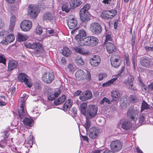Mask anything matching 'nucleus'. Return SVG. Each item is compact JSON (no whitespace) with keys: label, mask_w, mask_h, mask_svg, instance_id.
<instances>
[{"label":"nucleus","mask_w":153,"mask_h":153,"mask_svg":"<svg viewBox=\"0 0 153 153\" xmlns=\"http://www.w3.org/2000/svg\"><path fill=\"white\" fill-rule=\"evenodd\" d=\"M44 3H42L38 5H30L28 7V13L31 17L35 18L36 17L39 12L40 8L43 9Z\"/></svg>","instance_id":"obj_1"},{"label":"nucleus","mask_w":153,"mask_h":153,"mask_svg":"<svg viewBox=\"0 0 153 153\" xmlns=\"http://www.w3.org/2000/svg\"><path fill=\"white\" fill-rule=\"evenodd\" d=\"M90 5L86 4L79 11L80 19L82 22H85L90 20L88 10L90 8Z\"/></svg>","instance_id":"obj_2"},{"label":"nucleus","mask_w":153,"mask_h":153,"mask_svg":"<svg viewBox=\"0 0 153 153\" xmlns=\"http://www.w3.org/2000/svg\"><path fill=\"white\" fill-rule=\"evenodd\" d=\"M44 91L45 93L47 94L48 99L50 101L54 100L60 93V91L57 89L53 94L51 91V88L49 87H45Z\"/></svg>","instance_id":"obj_3"},{"label":"nucleus","mask_w":153,"mask_h":153,"mask_svg":"<svg viewBox=\"0 0 153 153\" xmlns=\"http://www.w3.org/2000/svg\"><path fill=\"white\" fill-rule=\"evenodd\" d=\"M97 107L95 105H88L86 112V117L87 118L91 119L94 117L97 114Z\"/></svg>","instance_id":"obj_4"},{"label":"nucleus","mask_w":153,"mask_h":153,"mask_svg":"<svg viewBox=\"0 0 153 153\" xmlns=\"http://www.w3.org/2000/svg\"><path fill=\"white\" fill-rule=\"evenodd\" d=\"M18 79L21 82H24L25 85L29 88H30L32 85L30 78L25 73L19 74L18 75Z\"/></svg>","instance_id":"obj_5"},{"label":"nucleus","mask_w":153,"mask_h":153,"mask_svg":"<svg viewBox=\"0 0 153 153\" xmlns=\"http://www.w3.org/2000/svg\"><path fill=\"white\" fill-rule=\"evenodd\" d=\"M30 48L36 49L34 50V53L37 56H39L44 52L42 45L39 42L30 43Z\"/></svg>","instance_id":"obj_6"},{"label":"nucleus","mask_w":153,"mask_h":153,"mask_svg":"<svg viewBox=\"0 0 153 153\" xmlns=\"http://www.w3.org/2000/svg\"><path fill=\"white\" fill-rule=\"evenodd\" d=\"M87 75L82 70H79L77 71L75 73L76 78L78 80H83L86 78L87 80H89L91 79V74L90 72L88 71H86Z\"/></svg>","instance_id":"obj_7"},{"label":"nucleus","mask_w":153,"mask_h":153,"mask_svg":"<svg viewBox=\"0 0 153 153\" xmlns=\"http://www.w3.org/2000/svg\"><path fill=\"white\" fill-rule=\"evenodd\" d=\"M138 111L137 109L136 110L133 109H129L128 111L127 116L129 119L133 123H135L137 120L138 117Z\"/></svg>","instance_id":"obj_8"},{"label":"nucleus","mask_w":153,"mask_h":153,"mask_svg":"<svg viewBox=\"0 0 153 153\" xmlns=\"http://www.w3.org/2000/svg\"><path fill=\"white\" fill-rule=\"evenodd\" d=\"M110 147L112 151L117 152L121 150L122 145L121 142L119 140L112 141L110 143Z\"/></svg>","instance_id":"obj_9"},{"label":"nucleus","mask_w":153,"mask_h":153,"mask_svg":"<svg viewBox=\"0 0 153 153\" xmlns=\"http://www.w3.org/2000/svg\"><path fill=\"white\" fill-rule=\"evenodd\" d=\"M140 63L143 67L148 68H153V59L145 56L142 57Z\"/></svg>","instance_id":"obj_10"},{"label":"nucleus","mask_w":153,"mask_h":153,"mask_svg":"<svg viewBox=\"0 0 153 153\" xmlns=\"http://www.w3.org/2000/svg\"><path fill=\"white\" fill-rule=\"evenodd\" d=\"M54 75L53 72L45 73L42 78V80L47 84L51 83L54 80Z\"/></svg>","instance_id":"obj_11"},{"label":"nucleus","mask_w":153,"mask_h":153,"mask_svg":"<svg viewBox=\"0 0 153 153\" xmlns=\"http://www.w3.org/2000/svg\"><path fill=\"white\" fill-rule=\"evenodd\" d=\"M90 29L92 32L94 34L100 33L102 30L101 26L96 22L93 23L91 24Z\"/></svg>","instance_id":"obj_12"},{"label":"nucleus","mask_w":153,"mask_h":153,"mask_svg":"<svg viewBox=\"0 0 153 153\" xmlns=\"http://www.w3.org/2000/svg\"><path fill=\"white\" fill-rule=\"evenodd\" d=\"M32 22L28 20H25L23 21L21 24L20 27L22 30L26 31L30 30L32 27Z\"/></svg>","instance_id":"obj_13"},{"label":"nucleus","mask_w":153,"mask_h":153,"mask_svg":"<svg viewBox=\"0 0 153 153\" xmlns=\"http://www.w3.org/2000/svg\"><path fill=\"white\" fill-rule=\"evenodd\" d=\"M91 92L87 91L82 93L79 96V99L82 101H85L91 99L92 97Z\"/></svg>","instance_id":"obj_14"},{"label":"nucleus","mask_w":153,"mask_h":153,"mask_svg":"<svg viewBox=\"0 0 153 153\" xmlns=\"http://www.w3.org/2000/svg\"><path fill=\"white\" fill-rule=\"evenodd\" d=\"M100 131L99 129L95 127L91 128L88 133L89 137L92 139L95 138L99 133Z\"/></svg>","instance_id":"obj_15"},{"label":"nucleus","mask_w":153,"mask_h":153,"mask_svg":"<svg viewBox=\"0 0 153 153\" xmlns=\"http://www.w3.org/2000/svg\"><path fill=\"white\" fill-rule=\"evenodd\" d=\"M100 58L98 55H94L93 57L90 59V63L91 65L96 66L100 62Z\"/></svg>","instance_id":"obj_16"},{"label":"nucleus","mask_w":153,"mask_h":153,"mask_svg":"<svg viewBox=\"0 0 153 153\" xmlns=\"http://www.w3.org/2000/svg\"><path fill=\"white\" fill-rule=\"evenodd\" d=\"M15 39L14 35L12 33H9L5 39H3L1 42L3 45H7L8 43L13 42Z\"/></svg>","instance_id":"obj_17"},{"label":"nucleus","mask_w":153,"mask_h":153,"mask_svg":"<svg viewBox=\"0 0 153 153\" xmlns=\"http://www.w3.org/2000/svg\"><path fill=\"white\" fill-rule=\"evenodd\" d=\"M67 24L69 29H73L77 25V21L74 18L71 19H68L67 20Z\"/></svg>","instance_id":"obj_18"},{"label":"nucleus","mask_w":153,"mask_h":153,"mask_svg":"<svg viewBox=\"0 0 153 153\" xmlns=\"http://www.w3.org/2000/svg\"><path fill=\"white\" fill-rule=\"evenodd\" d=\"M106 47L107 51L109 53H112L116 51V47L115 45L111 42L106 43Z\"/></svg>","instance_id":"obj_19"},{"label":"nucleus","mask_w":153,"mask_h":153,"mask_svg":"<svg viewBox=\"0 0 153 153\" xmlns=\"http://www.w3.org/2000/svg\"><path fill=\"white\" fill-rule=\"evenodd\" d=\"M111 94L113 98L112 100L116 101H117L121 96L120 91L118 89L113 90L111 92Z\"/></svg>","instance_id":"obj_20"},{"label":"nucleus","mask_w":153,"mask_h":153,"mask_svg":"<svg viewBox=\"0 0 153 153\" xmlns=\"http://www.w3.org/2000/svg\"><path fill=\"white\" fill-rule=\"evenodd\" d=\"M42 18L44 20H46L48 22H51L54 19L55 17L52 13L48 12L44 14Z\"/></svg>","instance_id":"obj_21"},{"label":"nucleus","mask_w":153,"mask_h":153,"mask_svg":"<svg viewBox=\"0 0 153 153\" xmlns=\"http://www.w3.org/2000/svg\"><path fill=\"white\" fill-rule=\"evenodd\" d=\"M86 36V33L83 30L81 29L79 30V33L75 36L76 40L78 43L83 39Z\"/></svg>","instance_id":"obj_22"},{"label":"nucleus","mask_w":153,"mask_h":153,"mask_svg":"<svg viewBox=\"0 0 153 153\" xmlns=\"http://www.w3.org/2000/svg\"><path fill=\"white\" fill-rule=\"evenodd\" d=\"M83 2L80 0H71L70 2V6L71 9L79 6L82 4Z\"/></svg>","instance_id":"obj_23"},{"label":"nucleus","mask_w":153,"mask_h":153,"mask_svg":"<svg viewBox=\"0 0 153 153\" xmlns=\"http://www.w3.org/2000/svg\"><path fill=\"white\" fill-rule=\"evenodd\" d=\"M132 126V123L129 120H125L122 123L121 127L123 129L127 130L131 128Z\"/></svg>","instance_id":"obj_24"},{"label":"nucleus","mask_w":153,"mask_h":153,"mask_svg":"<svg viewBox=\"0 0 153 153\" xmlns=\"http://www.w3.org/2000/svg\"><path fill=\"white\" fill-rule=\"evenodd\" d=\"M17 62L14 60H11L9 61L8 64V70L11 71L16 68L17 65Z\"/></svg>","instance_id":"obj_25"},{"label":"nucleus","mask_w":153,"mask_h":153,"mask_svg":"<svg viewBox=\"0 0 153 153\" xmlns=\"http://www.w3.org/2000/svg\"><path fill=\"white\" fill-rule=\"evenodd\" d=\"M90 39L89 36L84 38L82 39L78 43L79 45L81 46H90Z\"/></svg>","instance_id":"obj_26"},{"label":"nucleus","mask_w":153,"mask_h":153,"mask_svg":"<svg viewBox=\"0 0 153 153\" xmlns=\"http://www.w3.org/2000/svg\"><path fill=\"white\" fill-rule=\"evenodd\" d=\"M118 75H116L112 79L110 80L108 82L104 83L102 84V86L103 87H108L111 86L114 82L117 79Z\"/></svg>","instance_id":"obj_27"},{"label":"nucleus","mask_w":153,"mask_h":153,"mask_svg":"<svg viewBox=\"0 0 153 153\" xmlns=\"http://www.w3.org/2000/svg\"><path fill=\"white\" fill-rule=\"evenodd\" d=\"M21 109L18 110L19 115V117L21 118H23L26 116V113L24 109V104H22L20 106Z\"/></svg>","instance_id":"obj_28"},{"label":"nucleus","mask_w":153,"mask_h":153,"mask_svg":"<svg viewBox=\"0 0 153 153\" xmlns=\"http://www.w3.org/2000/svg\"><path fill=\"white\" fill-rule=\"evenodd\" d=\"M74 50L76 52L83 55L88 54L89 51L87 50L82 49L79 47H76L74 48Z\"/></svg>","instance_id":"obj_29"},{"label":"nucleus","mask_w":153,"mask_h":153,"mask_svg":"<svg viewBox=\"0 0 153 153\" xmlns=\"http://www.w3.org/2000/svg\"><path fill=\"white\" fill-rule=\"evenodd\" d=\"M72 105V102L71 99L66 100L63 105V108L65 110H68L70 109Z\"/></svg>","instance_id":"obj_30"},{"label":"nucleus","mask_w":153,"mask_h":153,"mask_svg":"<svg viewBox=\"0 0 153 153\" xmlns=\"http://www.w3.org/2000/svg\"><path fill=\"white\" fill-rule=\"evenodd\" d=\"M90 46H94L96 45L98 42V40L97 38L94 36L89 37Z\"/></svg>","instance_id":"obj_31"},{"label":"nucleus","mask_w":153,"mask_h":153,"mask_svg":"<svg viewBox=\"0 0 153 153\" xmlns=\"http://www.w3.org/2000/svg\"><path fill=\"white\" fill-rule=\"evenodd\" d=\"M66 99V96L65 95H63L59 97L57 100L54 101V103L55 105H58L62 103Z\"/></svg>","instance_id":"obj_32"},{"label":"nucleus","mask_w":153,"mask_h":153,"mask_svg":"<svg viewBox=\"0 0 153 153\" xmlns=\"http://www.w3.org/2000/svg\"><path fill=\"white\" fill-rule=\"evenodd\" d=\"M33 120L32 119L27 117H25L23 121L24 124L27 126L30 127L33 126Z\"/></svg>","instance_id":"obj_33"},{"label":"nucleus","mask_w":153,"mask_h":153,"mask_svg":"<svg viewBox=\"0 0 153 153\" xmlns=\"http://www.w3.org/2000/svg\"><path fill=\"white\" fill-rule=\"evenodd\" d=\"M109 11L108 10L104 11L101 13L100 16L103 19L108 20H110L111 19V17H112L111 15H109L110 14L109 13Z\"/></svg>","instance_id":"obj_34"},{"label":"nucleus","mask_w":153,"mask_h":153,"mask_svg":"<svg viewBox=\"0 0 153 153\" xmlns=\"http://www.w3.org/2000/svg\"><path fill=\"white\" fill-rule=\"evenodd\" d=\"M146 116L145 114H141L140 115L138 123H135V124L138 126H140L143 124L144 121L145 120Z\"/></svg>","instance_id":"obj_35"},{"label":"nucleus","mask_w":153,"mask_h":153,"mask_svg":"<svg viewBox=\"0 0 153 153\" xmlns=\"http://www.w3.org/2000/svg\"><path fill=\"white\" fill-rule=\"evenodd\" d=\"M28 39V36L25 34L18 33L17 34L18 40L19 42L25 41Z\"/></svg>","instance_id":"obj_36"},{"label":"nucleus","mask_w":153,"mask_h":153,"mask_svg":"<svg viewBox=\"0 0 153 153\" xmlns=\"http://www.w3.org/2000/svg\"><path fill=\"white\" fill-rule=\"evenodd\" d=\"M87 104L85 102H83L80 105L81 111L82 114L85 116L86 111V108L87 107Z\"/></svg>","instance_id":"obj_37"},{"label":"nucleus","mask_w":153,"mask_h":153,"mask_svg":"<svg viewBox=\"0 0 153 153\" xmlns=\"http://www.w3.org/2000/svg\"><path fill=\"white\" fill-rule=\"evenodd\" d=\"M134 78L133 76L130 75L128 77V80L124 82L125 84L127 86H128L129 85L132 84L133 82L134 81Z\"/></svg>","instance_id":"obj_38"},{"label":"nucleus","mask_w":153,"mask_h":153,"mask_svg":"<svg viewBox=\"0 0 153 153\" xmlns=\"http://www.w3.org/2000/svg\"><path fill=\"white\" fill-rule=\"evenodd\" d=\"M105 40V43H107V42L112 41V40L113 35L111 32H108L106 33Z\"/></svg>","instance_id":"obj_39"},{"label":"nucleus","mask_w":153,"mask_h":153,"mask_svg":"<svg viewBox=\"0 0 153 153\" xmlns=\"http://www.w3.org/2000/svg\"><path fill=\"white\" fill-rule=\"evenodd\" d=\"M75 62L78 65H83L85 63V62L83 59L80 56H77L76 57Z\"/></svg>","instance_id":"obj_40"},{"label":"nucleus","mask_w":153,"mask_h":153,"mask_svg":"<svg viewBox=\"0 0 153 153\" xmlns=\"http://www.w3.org/2000/svg\"><path fill=\"white\" fill-rule=\"evenodd\" d=\"M62 53L64 56L67 57L70 55L71 51L68 47H65L63 48Z\"/></svg>","instance_id":"obj_41"},{"label":"nucleus","mask_w":153,"mask_h":153,"mask_svg":"<svg viewBox=\"0 0 153 153\" xmlns=\"http://www.w3.org/2000/svg\"><path fill=\"white\" fill-rule=\"evenodd\" d=\"M89 119V118H87L86 117V122L83 124V126L85 128L86 131H88L91 126V123Z\"/></svg>","instance_id":"obj_42"},{"label":"nucleus","mask_w":153,"mask_h":153,"mask_svg":"<svg viewBox=\"0 0 153 153\" xmlns=\"http://www.w3.org/2000/svg\"><path fill=\"white\" fill-rule=\"evenodd\" d=\"M120 59V56L119 55L117 54L113 55L111 57L110 61L113 63L114 62L119 61Z\"/></svg>","instance_id":"obj_43"},{"label":"nucleus","mask_w":153,"mask_h":153,"mask_svg":"<svg viewBox=\"0 0 153 153\" xmlns=\"http://www.w3.org/2000/svg\"><path fill=\"white\" fill-rule=\"evenodd\" d=\"M71 7H69L68 4H64L62 6V9L63 11H65L66 12H69Z\"/></svg>","instance_id":"obj_44"},{"label":"nucleus","mask_w":153,"mask_h":153,"mask_svg":"<svg viewBox=\"0 0 153 153\" xmlns=\"http://www.w3.org/2000/svg\"><path fill=\"white\" fill-rule=\"evenodd\" d=\"M107 103L108 104H110L111 103V101L105 97H104L102 99L100 102V103L101 104H103L104 105H105Z\"/></svg>","instance_id":"obj_45"},{"label":"nucleus","mask_w":153,"mask_h":153,"mask_svg":"<svg viewBox=\"0 0 153 153\" xmlns=\"http://www.w3.org/2000/svg\"><path fill=\"white\" fill-rule=\"evenodd\" d=\"M130 100L132 103H135L138 101L139 100L137 97L134 95H131L130 96Z\"/></svg>","instance_id":"obj_46"},{"label":"nucleus","mask_w":153,"mask_h":153,"mask_svg":"<svg viewBox=\"0 0 153 153\" xmlns=\"http://www.w3.org/2000/svg\"><path fill=\"white\" fill-rule=\"evenodd\" d=\"M108 11H109V15H111L112 17H111V18L112 19L117 14V12L116 10H108Z\"/></svg>","instance_id":"obj_47"},{"label":"nucleus","mask_w":153,"mask_h":153,"mask_svg":"<svg viewBox=\"0 0 153 153\" xmlns=\"http://www.w3.org/2000/svg\"><path fill=\"white\" fill-rule=\"evenodd\" d=\"M34 88L36 90H40L41 88V85L39 82H36L33 85Z\"/></svg>","instance_id":"obj_48"},{"label":"nucleus","mask_w":153,"mask_h":153,"mask_svg":"<svg viewBox=\"0 0 153 153\" xmlns=\"http://www.w3.org/2000/svg\"><path fill=\"white\" fill-rule=\"evenodd\" d=\"M149 108V105L147 102L143 101V102L141 106V110H143L144 109H147Z\"/></svg>","instance_id":"obj_49"},{"label":"nucleus","mask_w":153,"mask_h":153,"mask_svg":"<svg viewBox=\"0 0 153 153\" xmlns=\"http://www.w3.org/2000/svg\"><path fill=\"white\" fill-rule=\"evenodd\" d=\"M9 33V32L7 31H0V36L3 38L4 37L5 39V37H6L7 36Z\"/></svg>","instance_id":"obj_50"},{"label":"nucleus","mask_w":153,"mask_h":153,"mask_svg":"<svg viewBox=\"0 0 153 153\" xmlns=\"http://www.w3.org/2000/svg\"><path fill=\"white\" fill-rule=\"evenodd\" d=\"M25 96H22L21 97V101H20V103H21V105L22 104H24V106H25V102L27 99L28 97V96L27 94H25Z\"/></svg>","instance_id":"obj_51"},{"label":"nucleus","mask_w":153,"mask_h":153,"mask_svg":"<svg viewBox=\"0 0 153 153\" xmlns=\"http://www.w3.org/2000/svg\"><path fill=\"white\" fill-rule=\"evenodd\" d=\"M43 32L42 28L41 27H36V32L37 34H41Z\"/></svg>","instance_id":"obj_52"},{"label":"nucleus","mask_w":153,"mask_h":153,"mask_svg":"<svg viewBox=\"0 0 153 153\" xmlns=\"http://www.w3.org/2000/svg\"><path fill=\"white\" fill-rule=\"evenodd\" d=\"M111 62L112 66L115 68L118 67L120 65V62L119 61L114 62L113 63L112 62Z\"/></svg>","instance_id":"obj_53"},{"label":"nucleus","mask_w":153,"mask_h":153,"mask_svg":"<svg viewBox=\"0 0 153 153\" xmlns=\"http://www.w3.org/2000/svg\"><path fill=\"white\" fill-rule=\"evenodd\" d=\"M131 60L132 61V63L134 67L135 68V63L136 61V55L135 54H134L132 56V58L131 59Z\"/></svg>","instance_id":"obj_54"},{"label":"nucleus","mask_w":153,"mask_h":153,"mask_svg":"<svg viewBox=\"0 0 153 153\" xmlns=\"http://www.w3.org/2000/svg\"><path fill=\"white\" fill-rule=\"evenodd\" d=\"M145 49L147 51L152 52L153 51V46L152 47L146 46L145 47Z\"/></svg>","instance_id":"obj_55"},{"label":"nucleus","mask_w":153,"mask_h":153,"mask_svg":"<svg viewBox=\"0 0 153 153\" xmlns=\"http://www.w3.org/2000/svg\"><path fill=\"white\" fill-rule=\"evenodd\" d=\"M67 68L68 69V70L70 71H73L74 70L73 65L71 64H69Z\"/></svg>","instance_id":"obj_56"},{"label":"nucleus","mask_w":153,"mask_h":153,"mask_svg":"<svg viewBox=\"0 0 153 153\" xmlns=\"http://www.w3.org/2000/svg\"><path fill=\"white\" fill-rule=\"evenodd\" d=\"M6 59L2 55H0V63H2L3 64H5L6 62Z\"/></svg>","instance_id":"obj_57"},{"label":"nucleus","mask_w":153,"mask_h":153,"mask_svg":"<svg viewBox=\"0 0 153 153\" xmlns=\"http://www.w3.org/2000/svg\"><path fill=\"white\" fill-rule=\"evenodd\" d=\"M128 86L129 89L133 91H137L136 87L133 85V84L129 85Z\"/></svg>","instance_id":"obj_58"},{"label":"nucleus","mask_w":153,"mask_h":153,"mask_svg":"<svg viewBox=\"0 0 153 153\" xmlns=\"http://www.w3.org/2000/svg\"><path fill=\"white\" fill-rule=\"evenodd\" d=\"M141 86L142 89L143 91L146 92H148L149 91L147 88L146 86H145L144 84L142 83V84Z\"/></svg>","instance_id":"obj_59"},{"label":"nucleus","mask_w":153,"mask_h":153,"mask_svg":"<svg viewBox=\"0 0 153 153\" xmlns=\"http://www.w3.org/2000/svg\"><path fill=\"white\" fill-rule=\"evenodd\" d=\"M15 25V23H10V24L9 26V29L11 31H12L13 30Z\"/></svg>","instance_id":"obj_60"},{"label":"nucleus","mask_w":153,"mask_h":153,"mask_svg":"<svg viewBox=\"0 0 153 153\" xmlns=\"http://www.w3.org/2000/svg\"><path fill=\"white\" fill-rule=\"evenodd\" d=\"M16 21V17L15 16L12 15L10 18L11 23H15Z\"/></svg>","instance_id":"obj_61"},{"label":"nucleus","mask_w":153,"mask_h":153,"mask_svg":"<svg viewBox=\"0 0 153 153\" xmlns=\"http://www.w3.org/2000/svg\"><path fill=\"white\" fill-rule=\"evenodd\" d=\"M112 0H103L102 2L104 4H107V5L110 4Z\"/></svg>","instance_id":"obj_62"},{"label":"nucleus","mask_w":153,"mask_h":153,"mask_svg":"<svg viewBox=\"0 0 153 153\" xmlns=\"http://www.w3.org/2000/svg\"><path fill=\"white\" fill-rule=\"evenodd\" d=\"M4 134H3V136L4 138H7L9 134H8V131H6L4 132Z\"/></svg>","instance_id":"obj_63"},{"label":"nucleus","mask_w":153,"mask_h":153,"mask_svg":"<svg viewBox=\"0 0 153 153\" xmlns=\"http://www.w3.org/2000/svg\"><path fill=\"white\" fill-rule=\"evenodd\" d=\"M148 88L149 90L153 91V83H151L149 85H148Z\"/></svg>","instance_id":"obj_64"}]
</instances>
